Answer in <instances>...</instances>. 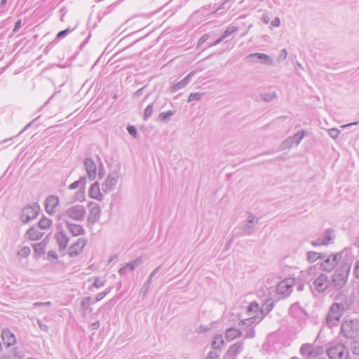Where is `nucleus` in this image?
<instances>
[{"label":"nucleus","instance_id":"f257e3e1","mask_svg":"<svg viewBox=\"0 0 359 359\" xmlns=\"http://www.w3.org/2000/svg\"><path fill=\"white\" fill-rule=\"evenodd\" d=\"M351 269L348 262H341L340 266L335 270L332 276V283L336 290H339L346 283Z\"/></svg>","mask_w":359,"mask_h":359},{"label":"nucleus","instance_id":"f03ea898","mask_svg":"<svg viewBox=\"0 0 359 359\" xmlns=\"http://www.w3.org/2000/svg\"><path fill=\"white\" fill-rule=\"evenodd\" d=\"M350 254L351 250L347 248L344 249L340 252L332 254L321 262L320 268L325 271H332L343 257L349 256Z\"/></svg>","mask_w":359,"mask_h":359},{"label":"nucleus","instance_id":"7ed1b4c3","mask_svg":"<svg viewBox=\"0 0 359 359\" xmlns=\"http://www.w3.org/2000/svg\"><path fill=\"white\" fill-rule=\"evenodd\" d=\"M345 308L344 304L334 302L330 306L327 315L326 321L330 327L335 326L344 315Z\"/></svg>","mask_w":359,"mask_h":359},{"label":"nucleus","instance_id":"20e7f679","mask_svg":"<svg viewBox=\"0 0 359 359\" xmlns=\"http://www.w3.org/2000/svg\"><path fill=\"white\" fill-rule=\"evenodd\" d=\"M326 353L330 359H348L349 358L348 348L342 343L332 344L326 350Z\"/></svg>","mask_w":359,"mask_h":359},{"label":"nucleus","instance_id":"39448f33","mask_svg":"<svg viewBox=\"0 0 359 359\" xmlns=\"http://www.w3.org/2000/svg\"><path fill=\"white\" fill-rule=\"evenodd\" d=\"M86 213V208L83 205H76L62 212L60 215V218L65 220L66 217H69L76 221H83Z\"/></svg>","mask_w":359,"mask_h":359},{"label":"nucleus","instance_id":"423d86ee","mask_svg":"<svg viewBox=\"0 0 359 359\" xmlns=\"http://www.w3.org/2000/svg\"><path fill=\"white\" fill-rule=\"evenodd\" d=\"M341 333L347 339H353L359 335V322L345 320L341 325Z\"/></svg>","mask_w":359,"mask_h":359},{"label":"nucleus","instance_id":"0eeeda50","mask_svg":"<svg viewBox=\"0 0 359 359\" xmlns=\"http://www.w3.org/2000/svg\"><path fill=\"white\" fill-rule=\"evenodd\" d=\"M331 282L328 276L325 273H320L316 278H313L310 287L312 292L314 290L318 293L325 292L330 286Z\"/></svg>","mask_w":359,"mask_h":359},{"label":"nucleus","instance_id":"6e6552de","mask_svg":"<svg viewBox=\"0 0 359 359\" xmlns=\"http://www.w3.org/2000/svg\"><path fill=\"white\" fill-rule=\"evenodd\" d=\"M41 211V208L37 203L26 205L21 212V221L22 223H27L35 219Z\"/></svg>","mask_w":359,"mask_h":359},{"label":"nucleus","instance_id":"1a4fd4ad","mask_svg":"<svg viewBox=\"0 0 359 359\" xmlns=\"http://www.w3.org/2000/svg\"><path fill=\"white\" fill-rule=\"evenodd\" d=\"M294 283V279L287 278L280 281L277 285V292L278 294L282 295L283 297H288L292 290V287Z\"/></svg>","mask_w":359,"mask_h":359},{"label":"nucleus","instance_id":"9d476101","mask_svg":"<svg viewBox=\"0 0 359 359\" xmlns=\"http://www.w3.org/2000/svg\"><path fill=\"white\" fill-rule=\"evenodd\" d=\"M334 238V231L332 229H328L325 231L322 236L318 237L317 239L311 242V245L313 247L327 245Z\"/></svg>","mask_w":359,"mask_h":359},{"label":"nucleus","instance_id":"9b49d317","mask_svg":"<svg viewBox=\"0 0 359 359\" xmlns=\"http://www.w3.org/2000/svg\"><path fill=\"white\" fill-rule=\"evenodd\" d=\"M245 60L249 62H255V60L257 59L259 61L260 63L264 65H273V59L268 55L265 53H252L245 57Z\"/></svg>","mask_w":359,"mask_h":359},{"label":"nucleus","instance_id":"f8f14e48","mask_svg":"<svg viewBox=\"0 0 359 359\" xmlns=\"http://www.w3.org/2000/svg\"><path fill=\"white\" fill-rule=\"evenodd\" d=\"M259 222V219L253 214L249 213L247 219V223L242 228L241 235L249 236L252 233L253 227Z\"/></svg>","mask_w":359,"mask_h":359},{"label":"nucleus","instance_id":"ddd939ff","mask_svg":"<svg viewBox=\"0 0 359 359\" xmlns=\"http://www.w3.org/2000/svg\"><path fill=\"white\" fill-rule=\"evenodd\" d=\"M87 243L86 239L80 238L76 243H74L69 248L68 254L70 257H75L79 255Z\"/></svg>","mask_w":359,"mask_h":359},{"label":"nucleus","instance_id":"4468645a","mask_svg":"<svg viewBox=\"0 0 359 359\" xmlns=\"http://www.w3.org/2000/svg\"><path fill=\"white\" fill-rule=\"evenodd\" d=\"M89 206H91V209L90 210L88 216V222L92 224L97 222L100 217L101 210L98 205L90 202L89 203Z\"/></svg>","mask_w":359,"mask_h":359},{"label":"nucleus","instance_id":"2eb2a0df","mask_svg":"<svg viewBox=\"0 0 359 359\" xmlns=\"http://www.w3.org/2000/svg\"><path fill=\"white\" fill-rule=\"evenodd\" d=\"M59 204L58 197L50 195L45 201V209L48 214L53 215L55 212V208Z\"/></svg>","mask_w":359,"mask_h":359},{"label":"nucleus","instance_id":"dca6fc26","mask_svg":"<svg viewBox=\"0 0 359 359\" xmlns=\"http://www.w3.org/2000/svg\"><path fill=\"white\" fill-rule=\"evenodd\" d=\"M244 347V343L242 341H237L236 343L231 345L227 351L226 355L236 359L238 355L242 352Z\"/></svg>","mask_w":359,"mask_h":359},{"label":"nucleus","instance_id":"f3484780","mask_svg":"<svg viewBox=\"0 0 359 359\" xmlns=\"http://www.w3.org/2000/svg\"><path fill=\"white\" fill-rule=\"evenodd\" d=\"M118 175L116 174H109L107 179L102 184L103 191L107 192L114 189L118 182Z\"/></svg>","mask_w":359,"mask_h":359},{"label":"nucleus","instance_id":"a211bd4d","mask_svg":"<svg viewBox=\"0 0 359 359\" xmlns=\"http://www.w3.org/2000/svg\"><path fill=\"white\" fill-rule=\"evenodd\" d=\"M84 165L88 178L93 180L96 177L97 168L95 162L90 158H86L84 160Z\"/></svg>","mask_w":359,"mask_h":359},{"label":"nucleus","instance_id":"6ab92c4d","mask_svg":"<svg viewBox=\"0 0 359 359\" xmlns=\"http://www.w3.org/2000/svg\"><path fill=\"white\" fill-rule=\"evenodd\" d=\"M55 238L58 245L59 250H65L69 243V238L67 234L63 231H60L55 234Z\"/></svg>","mask_w":359,"mask_h":359},{"label":"nucleus","instance_id":"aec40b11","mask_svg":"<svg viewBox=\"0 0 359 359\" xmlns=\"http://www.w3.org/2000/svg\"><path fill=\"white\" fill-rule=\"evenodd\" d=\"M1 338L7 347H10L16 343L15 336L7 328L2 330Z\"/></svg>","mask_w":359,"mask_h":359},{"label":"nucleus","instance_id":"412c9836","mask_svg":"<svg viewBox=\"0 0 359 359\" xmlns=\"http://www.w3.org/2000/svg\"><path fill=\"white\" fill-rule=\"evenodd\" d=\"M88 195L90 198L96 199L97 201H102L103 196L100 190V185L98 182L93 183L89 189Z\"/></svg>","mask_w":359,"mask_h":359},{"label":"nucleus","instance_id":"4be33fe9","mask_svg":"<svg viewBox=\"0 0 359 359\" xmlns=\"http://www.w3.org/2000/svg\"><path fill=\"white\" fill-rule=\"evenodd\" d=\"M304 136V131L303 130H301L298 131L295 135L293 136L289 137L286 140H285L283 144L286 146H290L293 143H296V144H299V142L302 141Z\"/></svg>","mask_w":359,"mask_h":359},{"label":"nucleus","instance_id":"5701e85b","mask_svg":"<svg viewBox=\"0 0 359 359\" xmlns=\"http://www.w3.org/2000/svg\"><path fill=\"white\" fill-rule=\"evenodd\" d=\"M66 226L69 232L74 236H80L85 233V230L82 226L66 222Z\"/></svg>","mask_w":359,"mask_h":359},{"label":"nucleus","instance_id":"b1692460","mask_svg":"<svg viewBox=\"0 0 359 359\" xmlns=\"http://www.w3.org/2000/svg\"><path fill=\"white\" fill-rule=\"evenodd\" d=\"M194 74V72H191L187 76L172 87V91H177L185 87L190 82Z\"/></svg>","mask_w":359,"mask_h":359},{"label":"nucleus","instance_id":"393cba45","mask_svg":"<svg viewBox=\"0 0 359 359\" xmlns=\"http://www.w3.org/2000/svg\"><path fill=\"white\" fill-rule=\"evenodd\" d=\"M242 335L243 332L240 330L233 327L228 328L225 333L226 339L229 341L241 337Z\"/></svg>","mask_w":359,"mask_h":359},{"label":"nucleus","instance_id":"a878e982","mask_svg":"<svg viewBox=\"0 0 359 359\" xmlns=\"http://www.w3.org/2000/svg\"><path fill=\"white\" fill-rule=\"evenodd\" d=\"M161 266H158L149 275L147 280L144 283L143 286L142 287L140 290V292L142 293L144 295H145L147 293V291L151 284L152 278L157 273V272L161 269Z\"/></svg>","mask_w":359,"mask_h":359},{"label":"nucleus","instance_id":"bb28decb","mask_svg":"<svg viewBox=\"0 0 359 359\" xmlns=\"http://www.w3.org/2000/svg\"><path fill=\"white\" fill-rule=\"evenodd\" d=\"M263 317H258L257 316H252L248 318L241 320L239 325H243L247 327L251 326L254 323H259L262 320Z\"/></svg>","mask_w":359,"mask_h":359},{"label":"nucleus","instance_id":"cd10ccee","mask_svg":"<svg viewBox=\"0 0 359 359\" xmlns=\"http://www.w3.org/2000/svg\"><path fill=\"white\" fill-rule=\"evenodd\" d=\"M27 233L29 238L33 241L40 239L43 235V233L39 232L37 230V229L34 226H32L31 228H29L27 230Z\"/></svg>","mask_w":359,"mask_h":359},{"label":"nucleus","instance_id":"c85d7f7f","mask_svg":"<svg viewBox=\"0 0 359 359\" xmlns=\"http://www.w3.org/2000/svg\"><path fill=\"white\" fill-rule=\"evenodd\" d=\"M154 109H156V110L158 109V107L157 106L156 101L151 103L146 107L144 112V119L147 120L149 118H150L151 116Z\"/></svg>","mask_w":359,"mask_h":359},{"label":"nucleus","instance_id":"c756f323","mask_svg":"<svg viewBox=\"0 0 359 359\" xmlns=\"http://www.w3.org/2000/svg\"><path fill=\"white\" fill-rule=\"evenodd\" d=\"M79 184H80V187H81V189L80 191H77L76 193V196H77V198L79 200H82L84 198V193H85V185L86 184V177H81L79 180H78Z\"/></svg>","mask_w":359,"mask_h":359},{"label":"nucleus","instance_id":"7c9ffc66","mask_svg":"<svg viewBox=\"0 0 359 359\" xmlns=\"http://www.w3.org/2000/svg\"><path fill=\"white\" fill-rule=\"evenodd\" d=\"M224 344V339L222 336L217 334L215 337L214 340L212 342V348L214 349H221Z\"/></svg>","mask_w":359,"mask_h":359},{"label":"nucleus","instance_id":"2f4dec72","mask_svg":"<svg viewBox=\"0 0 359 359\" xmlns=\"http://www.w3.org/2000/svg\"><path fill=\"white\" fill-rule=\"evenodd\" d=\"M273 308V302L271 300H268L262 307L260 311L262 313V317H264L268 314Z\"/></svg>","mask_w":359,"mask_h":359},{"label":"nucleus","instance_id":"473e14b6","mask_svg":"<svg viewBox=\"0 0 359 359\" xmlns=\"http://www.w3.org/2000/svg\"><path fill=\"white\" fill-rule=\"evenodd\" d=\"M312 346L309 344H304L300 348V353L304 355L309 357L312 355Z\"/></svg>","mask_w":359,"mask_h":359},{"label":"nucleus","instance_id":"72a5a7b5","mask_svg":"<svg viewBox=\"0 0 359 359\" xmlns=\"http://www.w3.org/2000/svg\"><path fill=\"white\" fill-rule=\"evenodd\" d=\"M142 259H141V257H138L133 261L126 263L128 267L129 272H133L136 267H137L142 264Z\"/></svg>","mask_w":359,"mask_h":359},{"label":"nucleus","instance_id":"f704fd0d","mask_svg":"<svg viewBox=\"0 0 359 359\" xmlns=\"http://www.w3.org/2000/svg\"><path fill=\"white\" fill-rule=\"evenodd\" d=\"M51 224H52V221L50 219L43 217L39 222L38 226L41 229H46L47 228L50 226Z\"/></svg>","mask_w":359,"mask_h":359},{"label":"nucleus","instance_id":"c9c22d12","mask_svg":"<svg viewBox=\"0 0 359 359\" xmlns=\"http://www.w3.org/2000/svg\"><path fill=\"white\" fill-rule=\"evenodd\" d=\"M260 97L263 101L265 102H270L273 100L277 97V95L276 93H264L260 95Z\"/></svg>","mask_w":359,"mask_h":359},{"label":"nucleus","instance_id":"e433bc0d","mask_svg":"<svg viewBox=\"0 0 359 359\" xmlns=\"http://www.w3.org/2000/svg\"><path fill=\"white\" fill-rule=\"evenodd\" d=\"M175 114V111L169 110L165 112H161L158 115V119L164 121L168 122L170 120V118Z\"/></svg>","mask_w":359,"mask_h":359},{"label":"nucleus","instance_id":"4c0bfd02","mask_svg":"<svg viewBox=\"0 0 359 359\" xmlns=\"http://www.w3.org/2000/svg\"><path fill=\"white\" fill-rule=\"evenodd\" d=\"M45 248L46 243L43 241L33 245L34 253L39 255L44 252Z\"/></svg>","mask_w":359,"mask_h":359},{"label":"nucleus","instance_id":"58836bf2","mask_svg":"<svg viewBox=\"0 0 359 359\" xmlns=\"http://www.w3.org/2000/svg\"><path fill=\"white\" fill-rule=\"evenodd\" d=\"M320 252H316L314 251H309L306 252V258L307 260L312 263L319 259Z\"/></svg>","mask_w":359,"mask_h":359},{"label":"nucleus","instance_id":"ea45409f","mask_svg":"<svg viewBox=\"0 0 359 359\" xmlns=\"http://www.w3.org/2000/svg\"><path fill=\"white\" fill-rule=\"evenodd\" d=\"M239 29V28L238 27H236V26H229L228 27L225 31L223 32V34H222V36H223V38L226 39L227 38L228 36H229L230 35H231L232 34L238 32Z\"/></svg>","mask_w":359,"mask_h":359},{"label":"nucleus","instance_id":"a19ab883","mask_svg":"<svg viewBox=\"0 0 359 359\" xmlns=\"http://www.w3.org/2000/svg\"><path fill=\"white\" fill-rule=\"evenodd\" d=\"M259 304L256 302H252L248 307V315L256 313L259 311Z\"/></svg>","mask_w":359,"mask_h":359},{"label":"nucleus","instance_id":"79ce46f5","mask_svg":"<svg viewBox=\"0 0 359 359\" xmlns=\"http://www.w3.org/2000/svg\"><path fill=\"white\" fill-rule=\"evenodd\" d=\"M30 248L27 246H25L21 248L20 250L18 252V255L20 257L25 258L29 256L30 254Z\"/></svg>","mask_w":359,"mask_h":359},{"label":"nucleus","instance_id":"37998d69","mask_svg":"<svg viewBox=\"0 0 359 359\" xmlns=\"http://www.w3.org/2000/svg\"><path fill=\"white\" fill-rule=\"evenodd\" d=\"M203 95V93L197 92V93H192L189 95L188 97V102H192L194 100L199 101L201 100L202 97Z\"/></svg>","mask_w":359,"mask_h":359},{"label":"nucleus","instance_id":"c03bdc74","mask_svg":"<svg viewBox=\"0 0 359 359\" xmlns=\"http://www.w3.org/2000/svg\"><path fill=\"white\" fill-rule=\"evenodd\" d=\"M351 350L354 355H359V340H354L351 343Z\"/></svg>","mask_w":359,"mask_h":359},{"label":"nucleus","instance_id":"a18cd8bd","mask_svg":"<svg viewBox=\"0 0 359 359\" xmlns=\"http://www.w3.org/2000/svg\"><path fill=\"white\" fill-rule=\"evenodd\" d=\"M90 301H91L90 297H86L82 299L81 306L83 311H86L88 309V307L90 306Z\"/></svg>","mask_w":359,"mask_h":359},{"label":"nucleus","instance_id":"49530a36","mask_svg":"<svg viewBox=\"0 0 359 359\" xmlns=\"http://www.w3.org/2000/svg\"><path fill=\"white\" fill-rule=\"evenodd\" d=\"M47 259L51 262H53V260L57 261V252L53 250L48 251L47 254Z\"/></svg>","mask_w":359,"mask_h":359},{"label":"nucleus","instance_id":"de8ad7c7","mask_svg":"<svg viewBox=\"0 0 359 359\" xmlns=\"http://www.w3.org/2000/svg\"><path fill=\"white\" fill-rule=\"evenodd\" d=\"M339 133L340 131L337 128H331L328 130L329 135L333 139L338 137Z\"/></svg>","mask_w":359,"mask_h":359},{"label":"nucleus","instance_id":"09e8293b","mask_svg":"<svg viewBox=\"0 0 359 359\" xmlns=\"http://www.w3.org/2000/svg\"><path fill=\"white\" fill-rule=\"evenodd\" d=\"M127 130H128V133L133 137H137V131L136 128L134 126H128L127 127Z\"/></svg>","mask_w":359,"mask_h":359},{"label":"nucleus","instance_id":"8fccbe9b","mask_svg":"<svg viewBox=\"0 0 359 359\" xmlns=\"http://www.w3.org/2000/svg\"><path fill=\"white\" fill-rule=\"evenodd\" d=\"M104 285V281L100 280L98 277H97L93 284V287H95L96 288H100Z\"/></svg>","mask_w":359,"mask_h":359},{"label":"nucleus","instance_id":"3c124183","mask_svg":"<svg viewBox=\"0 0 359 359\" xmlns=\"http://www.w3.org/2000/svg\"><path fill=\"white\" fill-rule=\"evenodd\" d=\"M205 359H219V354L215 351H211L208 353Z\"/></svg>","mask_w":359,"mask_h":359},{"label":"nucleus","instance_id":"603ef678","mask_svg":"<svg viewBox=\"0 0 359 359\" xmlns=\"http://www.w3.org/2000/svg\"><path fill=\"white\" fill-rule=\"evenodd\" d=\"M209 38V35L208 34H203L200 39L198 40L197 47L199 48L203 43H205Z\"/></svg>","mask_w":359,"mask_h":359},{"label":"nucleus","instance_id":"864d4df0","mask_svg":"<svg viewBox=\"0 0 359 359\" xmlns=\"http://www.w3.org/2000/svg\"><path fill=\"white\" fill-rule=\"evenodd\" d=\"M255 331L253 328H251L249 330H248V332H246L245 338L252 339V338L255 337Z\"/></svg>","mask_w":359,"mask_h":359},{"label":"nucleus","instance_id":"5fc2aeb1","mask_svg":"<svg viewBox=\"0 0 359 359\" xmlns=\"http://www.w3.org/2000/svg\"><path fill=\"white\" fill-rule=\"evenodd\" d=\"M69 32H70V29L69 28L62 30L57 33V38L61 39V38L65 36Z\"/></svg>","mask_w":359,"mask_h":359},{"label":"nucleus","instance_id":"6e6d98bb","mask_svg":"<svg viewBox=\"0 0 359 359\" xmlns=\"http://www.w3.org/2000/svg\"><path fill=\"white\" fill-rule=\"evenodd\" d=\"M128 272H129V271L128 265L126 264H125V266H123L118 270V273L121 276L126 274Z\"/></svg>","mask_w":359,"mask_h":359},{"label":"nucleus","instance_id":"4d7b16f0","mask_svg":"<svg viewBox=\"0 0 359 359\" xmlns=\"http://www.w3.org/2000/svg\"><path fill=\"white\" fill-rule=\"evenodd\" d=\"M22 26V20L20 19L15 23L13 32H17Z\"/></svg>","mask_w":359,"mask_h":359},{"label":"nucleus","instance_id":"13d9d810","mask_svg":"<svg viewBox=\"0 0 359 359\" xmlns=\"http://www.w3.org/2000/svg\"><path fill=\"white\" fill-rule=\"evenodd\" d=\"M353 273L356 278H359V259L355 263V267L353 269Z\"/></svg>","mask_w":359,"mask_h":359},{"label":"nucleus","instance_id":"bf43d9fd","mask_svg":"<svg viewBox=\"0 0 359 359\" xmlns=\"http://www.w3.org/2000/svg\"><path fill=\"white\" fill-rule=\"evenodd\" d=\"M271 25L273 27H278L280 25V18L276 17L274 20H273L271 22Z\"/></svg>","mask_w":359,"mask_h":359},{"label":"nucleus","instance_id":"052dcab7","mask_svg":"<svg viewBox=\"0 0 359 359\" xmlns=\"http://www.w3.org/2000/svg\"><path fill=\"white\" fill-rule=\"evenodd\" d=\"M225 39L223 38V36L221 35V36L217 39L215 41H214L213 43H210L208 46L210 47V46H217V44L220 43L223 40H224Z\"/></svg>","mask_w":359,"mask_h":359},{"label":"nucleus","instance_id":"680f3d73","mask_svg":"<svg viewBox=\"0 0 359 359\" xmlns=\"http://www.w3.org/2000/svg\"><path fill=\"white\" fill-rule=\"evenodd\" d=\"M287 55V50L285 49H283L280 51V55H279V58L280 60H285V59H286Z\"/></svg>","mask_w":359,"mask_h":359},{"label":"nucleus","instance_id":"e2e57ef3","mask_svg":"<svg viewBox=\"0 0 359 359\" xmlns=\"http://www.w3.org/2000/svg\"><path fill=\"white\" fill-rule=\"evenodd\" d=\"M79 187H80V184L77 180V181H75L74 182H73L72 184H71L69 186V189L73 190V189H76V188H78Z\"/></svg>","mask_w":359,"mask_h":359},{"label":"nucleus","instance_id":"0e129e2a","mask_svg":"<svg viewBox=\"0 0 359 359\" xmlns=\"http://www.w3.org/2000/svg\"><path fill=\"white\" fill-rule=\"evenodd\" d=\"M107 295V292H101L97 294L95 301L99 302L102 299Z\"/></svg>","mask_w":359,"mask_h":359},{"label":"nucleus","instance_id":"69168bd1","mask_svg":"<svg viewBox=\"0 0 359 359\" xmlns=\"http://www.w3.org/2000/svg\"><path fill=\"white\" fill-rule=\"evenodd\" d=\"M99 327H100V322L99 321H96V322H95V323H92L90 325V329L92 330H97L99 328Z\"/></svg>","mask_w":359,"mask_h":359},{"label":"nucleus","instance_id":"338daca9","mask_svg":"<svg viewBox=\"0 0 359 359\" xmlns=\"http://www.w3.org/2000/svg\"><path fill=\"white\" fill-rule=\"evenodd\" d=\"M50 302H35L34 304V306H50Z\"/></svg>","mask_w":359,"mask_h":359},{"label":"nucleus","instance_id":"774afa93","mask_svg":"<svg viewBox=\"0 0 359 359\" xmlns=\"http://www.w3.org/2000/svg\"><path fill=\"white\" fill-rule=\"evenodd\" d=\"M38 325L41 330H43V331L48 330V326L46 325L43 324V323H41L40 320H38Z\"/></svg>","mask_w":359,"mask_h":359}]
</instances>
